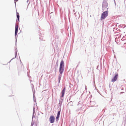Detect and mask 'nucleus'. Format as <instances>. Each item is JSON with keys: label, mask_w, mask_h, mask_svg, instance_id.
Masks as SVG:
<instances>
[{"label": "nucleus", "mask_w": 126, "mask_h": 126, "mask_svg": "<svg viewBox=\"0 0 126 126\" xmlns=\"http://www.w3.org/2000/svg\"><path fill=\"white\" fill-rule=\"evenodd\" d=\"M18 32H15V37L16 38V40H17V38H16V36L17 33Z\"/></svg>", "instance_id": "nucleus-11"}, {"label": "nucleus", "mask_w": 126, "mask_h": 126, "mask_svg": "<svg viewBox=\"0 0 126 126\" xmlns=\"http://www.w3.org/2000/svg\"><path fill=\"white\" fill-rule=\"evenodd\" d=\"M108 6V4L107 2L105 0H103L102 5V9L104 10Z\"/></svg>", "instance_id": "nucleus-4"}, {"label": "nucleus", "mask_w": 126, "mask_h": 126, "mask_svg": "<svg viewBox=\"0 0 126 126\" xmlns=\"http://www.w3.org/2000/svg\"><path fill=\"white\" fill-rule=\"evenodd\" d=\"M125 44H126V43H125Z\"/></svg>", "instance_id": "nucleus-23"}, {"label": "nucleus", "mask_w": 126, "mask_h": 126, "mask_svg": "<svg viewBox=\"0 0 126 126\" xmlns=\"http://www.w3.org/2000/svg\"><path fill=\"white\" fill-rule=\"evenodd\" d=\"M118 76V74L116 73L115 76L113 77V79H111V81H115L117 79Z\"/></svg>", "instance_id": "nucleus-6"}, {"label": "nucleus", "mask_w": 126, "mask_h": 126, "mask_svg": "<svg viewBox=\"0 0 126 126\" xmlns=\"http://www.w3.org/2000/svg\"><path fill=\"white\" fill-rule=\"evenodd\" d=\"M108 8H107V10H108Z\"/></svg>", "instance_id": "nucleus-22"}, {"label": "nucleus", "mask_w": 126, "mask_h": 126, "mask_svg": "<svg viewBox=\"0 0 126 126\" xmlns=\"http://www.w3.org/2000/svg\"><path fill=\"white\" fill-rule=\"evenodd\" d=\"M65 90V88H64L62 91V97H63L64 96Z\"/></svg>", "instance_id": "nucleus-9"}, {"label": "nucleus", "mask_w": 126, "mask_h": 126, "mask_svg": "<svg viewBox=\"0 0 126 126\" xmlns=\"http://www.w3.org/2000/svg\"><path fill=\"white\" fill-rule=\"evenodd\" d=\"M16 17L17 19L16 20V22H19V13H16Z\"/></svg>", "instance_id": "nucleus-7"}, {"label": "nucleus", "mask_w": 126, "mask_h": 126, "mask_svg": "<svg viewBox=\"0 0 126 126\" xmlns=\"http://www.w3.org/2000/svg\"><path fill=\"white\" fill-rule=\"evenodd\" d=\"M125 7H126V4H125Z\"/></svg>", "instance_id": "nucleus-20"}, {"label": "nucleus", "mask_w": 126, "mask_h": 126, "mask_svg": "<svg viewBox=\"0 0 126 126\" xmlns=\"http://www.w3.org/2000/svg\"><path fill=\"white\" fill-rule=\"evenodd\" d=\"M126 37H125V36H123V38L122 39V41H123L126 39Z\"/></svg>", "instance_id": "nucleus-12"}, {"label": "nucleus", "mask_w": 126, "mask_h": 126, "mask_svg": "<svg viewBox=\"0 0 126 126\" xmlns=\"http://www.w3.org/2000/svg\"><path fill=\"white\" fill-rule=\"evenodd\" d=\"M29 0H27V3H28V2H29Z\"/></svg>", "instance_id": "nucleus-17"}, {"label": "nucleus", "mask_w": 126, "mask_h": 126, "mask_svg": "<svg viewBox=\"0 0 126 126\" xmlns=\"http://www.w3.org/2000/svg\"><path fill=\"white\" fill-rule=\"evenodd\" d=\"M43 34H41V33H40V34H39V35L40 36H41L42 37H43Z\"/></svg>", "instance_id": "nucleus-13"}, {"label": "nucleus", "mask_w": 126, "mask_h": 126, "mask_svg": "<svg viewBox=\"0 0 126 126\" xmlns=\"http://www.w3.org/2000/svg\"><path fill=\"white\" fill-rule=\"evenodd\" d=\"M108 15V10L104 12L101 14L100 19L101 20L104 19L106 18Z\"/></svg>", "instance_id": "nucleus-3"}, {"label": "nucleus", "mask_w": 126, "mask_h": 126, "mask_svg": "<svg viewBox=\"0 0 126 126\" xmlns=\"http://www.w3.org/2000/svg\"><path fill=\"white\" fill-rule=\"evenodd\" d=\"M114 2L115 4V5H116V4L115 0H114Z\"/></svg>", "instance_id": "nucleus-15"}, {"label": "nucleus", "mask_w": 126, "mask_h": 126, "mask_svg": "<svg viewBox=\"0 0 126 126\" xmlns=\"http://www.w3.org/2000/svg\"><path fill=\"white\" fill-rule=\"evenodd\" d=\"M30 2H29L28 3V6H27V8L28 7V6L29 5L30 3Z\"/></svg>", "instance_id": "nucleus-14"}, {"label": "nucleus", "mask_w": 126, "mask_h": 126, "mask_svg": "<svg viewBox=\"0 0 126 126\" xmlns=\"http://www.w3.org/2000/svg\"><path fill=\"white\" fill-rule=\"evenodd\" d=\"M64 69V64L63 60L60 63V68L59 72L61 74H59V76L58 79L60 82L62 77L61 74L63 73Z\"/></svg>", "instance_id": "nucleus-1"}, {"label": "nucleus", "mask_w": 126, "mask_h": 126, "mask_svg": "<svg viewBox=\"0 0 126 126\" xmlns=\"http://www.w3.org/2000/svg\"><path fill=\"white\" fill-rule=\"evenodd\" d=\"M125 37H126V35H125Z\"/></svg>", "instance_id": "nucleus-21"}, {"label": "nucleus", "mask_w": 126, "mask_h": 126, "mask_svg": "<svg viewBox=\"0 0 126 126\" xmlns=\"http://www.w3.org/2000/svg\"><path fill=\"white\" fill-rule=\"evenodd\" d=\"M19 26V25H16V24L15 27V32H18V27Z\"/></svg>", "instance_id": "nucleus-8"}, {"label": "nucleus", "mask_w": 126, "mask_h": 126, "mask_svg": "<svg viewBox=\"0 0 126 126\" xmlns=\"http://www.w3.org/2000/svg\"><path fill=\"white\" fill-rule=\"evenodd\" d=\"M60 111H59L58 112L57 114V116L56 119L57 120H58L60 116Z\"/></svg>", "instance_id": "nucleus-10"}, {"label": "nucleus", "mask_w": 126, "mask_h": 126, "mask_svg": "<svg viewBox=\"0 0 126 126\" xmlns=\"http://www.w3.org/2000/svg\"><path fill=\"white\" fill-rule=\"evenodd\" d=\"M59 38V36H55V39H57ZM60 42L59 41L57 40L56 41V39L53 40L52 43V45L53 47H60Z\"/></svg>", "instance_id": "nucleus-2"}, {"label": "nucleus", "mask_w": 126, "mask_h": 126, "mask_svg": "<svg viewBox=\"0 0 126 126\" xmlns=\"http://www.w3.org/2000/svg\"><path fill=\"white\" fill-rule=\"evenodd\" d=\"M49 120L50 123H54L55 121L54 116L53 115H51L50 116L49 118Z\"/></svg>", "instance_id": "nucleus-5"}, {"label": "nucleus", "mask_w": 126, "mask_h": 126, "mask_svg": "<svg viewBox=\"0 0 126 126\" xmlns=\"http://www.w3.org/2000/svg\"><path fill=\"white\" fill-rule=\"evenodd\" d=\"M39 38H40V40H41H41H42V38H41V37H40ZM42 40H43V39H42Z\"/></svg>", "instance_id": "nucleus-18"}, {"label": "nucleus", "mask_w": 126, "mask_h": 126, "mask_svg": "<svg viewBox=\"0 0 126 126\" xmlns=\"http://www.w3.org/2000/svg\"><path fill=\"white\" fill-rule=\"evenodd\" d=\"M14 1H15V5H16V2L15 1V0H14Z\"/></svg>", "instance_id": "nucleus-16"}, {"label": "nucleus", "mask_w": 126, "mask_h": 126, "mask_svg": "<svg viewBox=\"0 0 126 126\" xmlns=\"http://www.w3.org/2000/svg\"><path fill=\"white\" fill-rule=\"evenodd\" d=\"M18 0H15V1L16 2V1H17Z\"/></svg>", "instance_id": "nucleus-19"}]
</instances>
